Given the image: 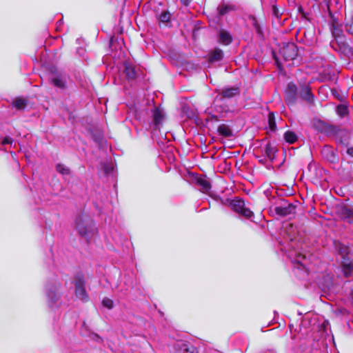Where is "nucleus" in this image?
I'll return each instance as SVG.
<instances>
[{
    "instance_id": "1",
    "label": "nucleus",
    "mask_w": 353,
    "mask_h": 353,
    "mask_svg": "<svg viewBox=\"0 0 353 353\" xmlns=\"http://www.w3.org/2000/svg\"><path fill=\"white\" fill-rule=\"evenodd\" d=\"M76 229L81 236L88 239L95 233L92 221L86 215H79L75 220Z\"/></svg>"
},
{
    "instance_id": "2",
    "label": "nucleus",
    "mask_w": 353,
    "mask_h": 353,
    "mask_svg": "<svg viewBox=\"0 0 353 353\" xmlns=\"http://www.w3.org/2000/svg\"><path fill=\"white\" fill-rule=\"evenodd\" d=\"M49 79L52 85L59 90H64L68 87L70 78L65 72L59 71L57 69H52L51 70Z\"/></svg>"
},
{
    "instance_id": "3",
    "label": "nucleus",
    "mask_w": 353,
    "mask_h": 353,
    "mask_svg": "<svg viewBox=\"0 0 353 353\" xmlns=\"http://www.w3.org/2000/svg\"><path fill=\"white\" fill-rule=\"evenodd\" d=\"M230 206L239 216L250 219L254 216L253 212L246 205L245 201L239 197L232 200Z\"/></svg>"
},
{
    "instance_id": "4",
    "label": "nucleus",
    "mask_w": 353,
    "mask_h": 353,
    "mask_svg": "<svg viewBox=\"0 0 353 353\" xmlns=\"http://www.w3.org/2000/svg\"><path fill=\"white\" fill-rule=\"evenodd\" d=\"M61 284L58 282L48 283L46 286L47 301L49 307L53 308L60 298Z\"/></svg>"
},
{
    "instance_id": "5",
    "label": "nucleus",
    "mask_w": 353,
    "mask_h": 353,
    "mask_svg": "<svg viewBox=\"0 0 353 353\" xmlns=\"http://www.w3.org/2000/svg\"><path fill=\"white\" fill-rule=\"evenodd\" d=\"M330 29L332 34L334 37V40L330 42L331 46L335 48V45L338 44L339 47L343 43V30L341 24L337 21L336 19L332 18L330 25Z\"/></svg>"
},
{
    "instance_id": "6",
    "label": "nucleus",
    "mask_w": 353,
    "mask_h": 353,
    "mask_svg": "<svg viewBox=\"0 0 353 353\" xmlns=\"http://www.w3.org/2000/svg\"><path fill=\"white\" fill-rule=\"evenodd\" d=\"M75 295L83 301L88 300V295L85 290V281L83 276L78 274L74 277Z\"/></svg>"
},
{
    "instance_id": "7",
    "label": "nucleus",
    "mask_w": 353,
    "mask_h": 353,
    "mask_svg": "<svg viewBox=\"0 0 353 353\" xmlns=\"http://www.w3.org/2000/svg\"><path fill=\"white\" fill-rule=\"evenodd\" d=\"M299 97V88L294 83H289L285 90V100L287 104L293 105Z\"/></svg>"
},
{
    "instance_id": "8",
    "label": "nucleus",
    "mask_w": 353,
    "mask_h": 353,
    "mask_svg": "<svg viewBox=\"0 0 353 353\" xmlns=\"http://www.w3.org/2000/svg\"><path fill=\"white\" fill-rule=\"evenodd\" d=\"M296 206L285 201H282L279 205L274 208V212L280 216H285L295 212Z\"/></svg>"
},
{
    "instance_id": "9",
    "label": "nucleus",
    "mask_w": 353,
    "mask_h": 353,
    "mask_svg": "<svg viewBox=\"0 0 353 353\" xmlns=\"http://www.w3.org/2000/svg\"><path fill=\"white\" fill-rule=\"evenodd\" d=\"M280 53L285 61L294 60L297 55L296 46L293 43H288L280 50Z\"/></svg>"
},
{
    "instance_id": "10",
    "label": "nucleus",
    "mask_w": 353,
    "mask_h": 353,
    "mask_svg": "<svg viewBox=\"0 0 353 353\" xmlns=\"http://www.w3.org/2000/svg\"><path fill=\"white\" fill-rule=\"evenodd\" d=\"M299 96L300 98L308 103L314 101V94L312 92L311 87L309 84H300L299 88Z\"/></svg>"
},
{
    "instance_id": "11",
    "label": "nucleus",
    "mask_w": 353,
    "mask_h": 353,
    "mask_svg": "<svg viewBox=\"0 0 353 353\" xmlns=\"http://www.w3.org/2000/svg\"><path fill=\"white\" fill-rule=\"evenodd\" d=\"M341 129V128L338 126L325 123L324 122H320L321 131L327 136L333 137L334 139H336L339 132H340Z\"/></svg>"
},
{
    "instance_id": "12",
    "label": "nucleus",
    "mask_w": 353,
    "mask_h": 353,
    "mask_svg": "<svg viewBox=\"0 0 353 353\" xmlns=\"http://www.w3.org/2000/svg\"><path fill=\"white\" fill-rule=\"evenodd\" d=\"M152 117L155 129H159L165 118L163 110L159 107L155 108L152 111Z\"/></svg>"
},
{
    "instance_id": "13",
    "label": "nucleus",
    "mask_w": 353,
    "mask_h": 353,
    "mask_svg": "<svg viewBox=\"0 0 353 353\" xmlns=\"http://www.w3.org/2000/svg\"><path fill=\"white\" fill-rule=\"evenodd\" d=\"M306 256L301 253H299L293 259V263L296 264V268L303 271L307 275L309 274V268L306 266Z\"/></svg>"
},
{
    "instance_id": "14",
    "label": "nucleus",
    "mask_w": 353,
    "mask_h": 353,
    "mask_svg": "<svg viewBox=\"0 0 353 353\" xmlns=\"http://www.w3.org/2000/svg\"><path fill=\"white\" fill-rule=\"evenodd\" d=\"M335 139L338 144L345 148L347 147L350 140L349 132L344 129H341Z\"/></svg>"
},
{
    "instance_id": "15",
    "label": "nucleus",
    "mask_w": 353,
    "mask_h": 353,
    "mask_svg": "<svg viewBox=\"0 0 353 353\" xmlns=\"http://www.w3.org/2000/svg\"><path fill=\"white\" fill-rule=\"evenodd\" d=\"M322 155L325 159L331 163H335L337 161V157L332 147L325 145L321 151Z\"/></svg>"
},
{
    "instance_id": "16",
    "label": "nucleus",
    "mask_w": 353,
    "mask_h": 353,
    "mask_svg": "<svg viewBox=\"0 0 353 353\" xmlns=\"http://www.w3.org/2000/svg\"><path fill=\"white\" fill-rule=\"evenodd\" d=\"M339 213L341 219L349 223H353V209L343 206L340 208Z\"/></svg>"
},
{
    "instance_id": "17",
    "label": "nucleus",
    "mask_w": 353,
    "mask_h": 353,
    "mask_svg": "<svg viewBox=\"0 0 353 353\" xmlns=\"http://www.w3.org/2000/svg\"><path fill=\"white\" fill-rule=\"evenodd\" d=\"M196 184L200 186L201 190L204 193H208L211 189V184L205 176L197 177Z\"/></svg>"
},
{
    "instance_id": "18",
    "label": "nucleus",
    "mask_w": 353,
    "mask_h": 353,
    "mask_svg": "<svg viewBox=\"0 0 353 353\" xmlns=\"http://www.w3.org/2000/svg\"><path fill=\"white\" fill-rule=\"evenodd\" d=\"M342 270L345 277L350 276L353 273V263L349 259L343 257Z\"/></svg>"
},
{
    "instance_id": "19",
    "label": "nucleus",
    "mask_w": 353,
    "mask_h": 353,
    "mask_svg": "<svg viewBox=\"0 0 353 353\" xmlns=\"http://www.w3.org/2000/svg\"><path fill=\"white\" fill-rule=\"evenodd\" d=\"M124 72L128 79H134L137 77V68L128 62L124 63Z\"/></svg>"
},
{
    "instance_id": "20",
    "label": "nucleus",
    "mask_w": 353,
    "mask_h": 353,
    "mask_svg": "<svg viewBox=\"0 0 353 353\" xmlns=\"http://www.w3.org/2000/svg\"><path fill=\"white\" fill-rule=\"evenodd\" d=\"M219 42L223 45H229L232 41V38L230 32L225 30H221L219 33Z\"/></svg>"
},
{
    "instance_id": "21",
    "label": "nucleus",
    "mask_w": 353,
    "mask_h": 353,
    "mask_svg": "<svg viewBox=\"0 0 353 353\" xmlns=\"http://www.w3.org/2000/svg\"><path fill=\"white\" fill-rule=\"evenodd\" d=\"M223 57V52L219 48H215L209 53V61L216 62L222 60Z\"/></svg>"
},
{
    "instance_id": "22",
    "label": "nucleus",
    "mask_w": 353,
    "mask_h": 353,
    "mask_svg": "<svg viewBox=\"0 0 353 353\" xmlns=\"http://www.w3.org/2000/svg\"><path fill=\"white\" fill-rule=\"evenodd\" d=\"M239 94L238 88H224L221 92L223 98L230 99Z\"/></svg>"
},
{
    "instance_id": "23",
    "label": "nucleus",
    "mask_w": 353,
    "mask_h": 353,
    "mask_svg": "<svg viewBox=\"0 0 353 353\" xmlns=\"http://www.w3.org/2000/svg\"><path fill=\"white\" fill-rule=\"evenodd\" d=\"M219 134L224 137L232 136V130L230 127L225 123L221 124L217 129Z\"/></svg>"
},
{
    "instance_id": "24",
    "label": "nucleus",
    "mask_w": 353,
    "mask_h": 353,
    "mask_svg": "<svg viewBox=\"0 0 353 353\" xmlns=\"http://www.w3.org/2000/svg\"><path fill=\"white\" fill-rule=\"evenodd\" d=\"M276 148L272 144L268 143L265 147V154L270 161H273L275 158Z\"/></svg>"
},
{
    "instance_id": "25",
    "label": "nucleus",
    "mask_w": 353,
    "mask_h": 353,
    "mask_svg": "<svg viewBox=\"0 0 353 353\" xmlns=\"http://www.w3.org/2000/svg\"><path fill=\"white\" fill-rule=\"evenodd\" d=\"M176 353H197V351L192 345L182 344L179 348L176 350Z\"/></svg>"
},
{
    "instance_id": "26",
    "label": "nucleus",
    "mask_w": 353,
    "mask_h": 353,
    "mask_svg": "<svg viewBox=\"0 0 353 353\" xmlns=\"http://www.w3.org/2000/svg\"><path fill=\"white\" fill-rule=\"evenodd\" d=\"M345 30L350 34L353 35V11L351 12L345 21Z\"/></svg>"
},
{
    "instance_id": "27",
    "label": "nucleus",
    "mask_w": 353,
    "mask_h": 353,
    "mask_svg": "<svg viewBox=\"0 0 353 353\" xmlns=\"http://www.w3.org/2000/svg\"><path fill=\"white\" fill-rule=\"evenodd\" d=\"M27 105L26 99L22 98H17L12 102V105L17 110H23Z\"/></svg>"
},
{
    "instance_id": "28",
    "label": "nucleus",
    "mask_w": 353,
    "mask_h": 353,
    "mask_svg": "<svg viewBox=\"0 0 353 353\" xmlns=\"http://www.w3.org/2000/svg\"><path fill=\"white\" fill-rule=\"evenodd\" d=\"M285 140L289 143H294L297 140V135L292 131L288 130L284 134Z\"/></svg>"
},
{
    "instance_id": "29",
    "label": "nucleus",
    "mask_w": 353,
    "mask_h": 353,
    "mask_svg": "<svg viewBox=\"0 0 353 353\" xmlns=\"http://www.w3.org/2000/svg\"><path fill=\"white\" fill-rule=\"evenodd\" d=\"M218 10L220 15H224L230 11L234 10V6L230 4H222L219 7Z\"/></svg>"
},
{
    "instance_id": "30",
    "label": "nucleus",
    "mask_w": 353,
    "mask_h": 353,
    "mask_svg": "<svg viewBox=\"0 0 353 353\" xmlns=\"http://www.w3.org/2000/svg\"><path fill=\"white\" fill-rule=\"evenodd\" d=\"M268 124L271 130H275L276 125L274 115L272 112L269 113L268 115Z\"/></svg>"
},
{
    "instance_id": "31",
    "label": "nucleus",
    "mask_w": 353,
    "mask_h": 353,
    "mask_svg": "<svg viewBox=\"0 0 353 353\" xmlns=\"http://www.w3.org/2000/svg\"><path fill=\"white\" fill-rule=\"evenodd\" d=\"M170 19V14L168 12H163L159 16V21L163 23L168 22Z\"/></svg>"
},
{
    "instance_id": "32",
    "label": "nucleus",
    "mask_w": 353,
    "mask_h": 353,
    "mask_svg": "<svg viewBox=\"0 0 353 353\" xmlns=\"http://www.w3.org/2000/svg\"><path fill=\"white\" fill-rule=\"evenodd\" d=\"M57 170L62 174H68L70 173L69 169L62 164L57 165Z\"/></svg>"
},
{
    "instance_id": "33",
    "label": "nucleus",
    "mask_w": 353,
    "mask_h": 353,
    "mask_svg": "<svg viewBox=\"0 0 353 353\" xmlns=\"http://www.w3.org/2000/svg\"><path fill=\"white\" fill-rule=\"evenodd\" d=\"M102 304L108 309H112L113 307V301L108 298H104L102 301Z\"/></svg>"
},
{
    "instance_id": "34",
    "label": "nucleus",
    "mask_w": 353,
    "mask_h": 353,
    "mask_svg": "<svg viewBox=\"0 0 353 353\" xmlns=\"http://www.w3.org/2000/svg\"><path fill=\"white\" fill-rule=\"evenodd\" d=\"M337 112L341 116H343L347 113V110L344 105H339L337 107Z\"/></svg>"
},
{
    "instance_id": "35",
    "label": "nucleus",
    "mask_w": 353,
    "mask_h": 353,
    "mask_svg": "<svg viewBox=\"0 0 353 353\" xmlns=\"http://www.w3.org/2000/svg\"><path fill=\"white\" fill-rule=\"evenodd\" d=\"M12 141H13V139L11 137H4L1 141V145H7V144H12Z\"/></svg>"
},
{
    "instance_id": "36",
    "label": "nucleus",
    "mask_w": 353,
    "mask_h": 353,
    "mask_svg": "<svg viewBox=\"0 0 353 353\" xmlns=\"http://www.w3.org/2000/svg\"><path fill=\"white\" fill-rule=\"evenodd\" d=\"M91 339L94 341H96L97 342H99V343H102L103 341V339L101 337H100L98 334H92L91 335Z\"/></svg>"
},
{
    "instance_id": "37",
    "label": "nucleus",
    "mask_w": 353,
    "mask_h": 353,
    "mask_svg": "<svg viewBox=\"0 0 353 353\" xmlns=\"http://www.w3.org/2000/svg\"><path fill=\"white\" fill-rule=\"evenodd\" d=\"M252 24L253 26H254L256 30L257 31V32H260V27H259V25L258 24L256 19L254 17H252Z\"/></svg>"
},
{
    "instance_id": "38",
    "label": "nucleus",
    "mask_w": 353,
    "mask_h": 353,
    "mask_svg": "<svg viewBox=\"0 0 353 353\" xmlns=\"http://www.w3.org/2000/svg\"><path fill=\"white\" fill-rule=\"evenodd\" d=\"M85 52V50L83 47H79L77 50V54L79 57H83Z\"/></svg>"
},
{
    "instance_id": "39",
    "label": "nucleus",
    "mask_w": 353,
    "mask_h": 353,
    "mask_svg": "<svg viewBox=\"0 0 353 353\" xmlns=\"http://www.w3.org/2000/svg\"><path fill=\"white\" fill-rule=\"evenodd\" d=\"M346 152L350 157H353V147L347 148Z\"/></svg>"
},
{
    "instance_id": "40",
    "label": "nucleus",
    "mask_w": 353,
    "mask_h": 353,
    "mask_svg": "<svg viewBox=\"0 0 353 353\" xmlns=\"http://www.w3.org/2000/svg\"><path fill=\"white\" fill-rule=\"evenodd\" d=\"M181 3L185 6H188L191 0H181Z\"/></svg>"
},
{
    "instance_id": "41",
    "label": "nucleus",
    "mask_w": 353,
    "mask_h": 353,
    "mask_svg": "<svg viewBox=\"0 0 353 353\" xmlns=\"http://www.w3.org/2000/svg\"><path fill=\"white\" fill-rule=\"evenodd\" d=\"M330 283H326L325 284L323 285V288H330Z\"/></svg>"
},
{
    "instance_id": "42",
    "label": "nucleus",
    "mask_w": 353,
    "mask_h": 353,
    "mask_svg": "<svg viewBox=\"0 0 353 353\" xmlns=\"http://www.w3.org/2000/svg\"><path fill=\"white\" fill-rule=\"evenodd\" d=\"M110 169L109 168H105V172L108 173L110 172Z\"/></svg>"
},
{
    "instance_id": "43",
    "label": "nucleus",
    "mask_w": 353,
    "mask_h": 353,
    "mask_svg": "<svg viewBox=\"0 0 353 353\" xmlns=\"http://www.w3.org/2000/svg\"><path fill=\"white\" fill-rule=\"evenodd\" d=\"M81 41V39H77V43H80Z\"/></svg>"
},
{
    "instance_id": "44",
    "label": "nucleus",
    "mask_w": 353,
    "mask_h": 353,
    "mask_svg": "<svg viewBox=\"0 0 353 353\" xmlns=\"http://www.w3.org/2000/svg\"><path fill=\"white\" fill-rule=\"evenodd\" d=\"M58 23H59V25L61 24V21H59Z\"/></svg>"
}]
</instances>
